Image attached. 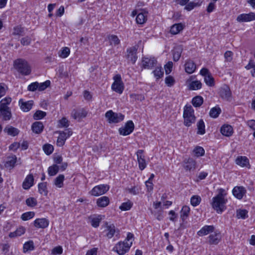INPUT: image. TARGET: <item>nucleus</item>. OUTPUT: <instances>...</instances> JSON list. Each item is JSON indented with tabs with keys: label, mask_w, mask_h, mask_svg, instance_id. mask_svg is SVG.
<instances>
[{
	"label": "nucleus",
	"mask_w": 255,
	"mask_h": 255,
	"mask_svg": "<svg viewBox=\"0 0 255 255\" xmlns=\"http://www.w3.org/2000/svg\"><path fill=\"white\" fill-rule=\"evenodd\" d=\"M218 194L213 197L212 202L213 208L219 214L222 213L226 209L227 200L225 199L227 195L226 190L223 188L218 190Z\"/></svg>",
	"instance_id": "1"
},
{
	"label": "nucleus",
	"mask_w": 255,
	"mask_h": 255,
	"mask_svg": "<svg viewBox=\"0 0 255 255\" xmlns=\"http://www.w3.org/2000/svg\"><path fill=\"white\" fill-rule=\"evenodd\" d=\"M183 117L184 118V125L186 127H190L195 122L196 117L194 111L191 105H186L184 108Z\"/></svg>",
	"instance_id": "2"
},
{
	"label": "nucleus",
	"mask_w": 255,
	"mask_h": 255,
	"mask_svg": "<svg viewBox=\"0 0 255 255\" xmlns=\"http://www.w3.org/2000/svg\"><path fill=\"white\" fill-rule=\"evenodd\" d=\"M15 68L21 74L28 75L31 72V68L28 62L22 59H18L14 61Z\"/></svg>",
	"instance_id": "3"
},
{
	"label": "nucleus",
	"mask_w": 255,
	"mask_h": 255,
	"mask_svg": "<svg viewBox=\"0 0 255 255\" xmlns=\"http://www.w3.org/2000/svg\"><path fill=\"white\" fill-rule=\"evenodd\" d=\"M105 117L108 122L112 123H119L124 120L125 116L121 113H115L112 110L107 112Z\"/></svg>",
	"instance_id": "4"
},
{
	"label": "nucleus",
	"mask_w": 255,
	"mask_h": 255,
	"mask_svg": "<svg viewBox=\"0 0 255 255\" xmlns=\"http://www.w3.org/2000/svg\"><path fill=\"white\" fill-rule=\"evenodd\" d=\"M132 242L128 243L127 242H119L113 249V251L117 252L119 255H124L128 252L132 245Z\"/></svg>",
	"instance_id": "5"
},
{
	"label": "nucleus",
	"mask_w": 255,
	"mask_h": 255,
	"mask_svg": "<svg viewBox=\"0 0 255 255\" xmlns=\"http://www.w3.org/2000/svg\"><path fill=\"white\" fill-rule=\"evenodd\" d=\"M59 135L57 140V145L59 146H62L65 142L66 139L72 134V130L68 128L65 131H58Z\"/></svg>",
	"instance_id": "6"
},
{
	"label": "nucleus",
	"mask_w": 255,
	"mask_h": 255,
	"mask_svg": "<svg viewBox=\"0 0 255 255\" xmlns=\"http://www.w3.org/2000/svg\"><path fill=\"white\" fill-rule=\"evenodd\" d=\"M182 164L184 169L188 171H193L197 167L196 160L191 157L184 158Z\"/></svg>",
	"instance_id": "7"
},
{
	"label": "nucleus",
	"mask_w": 255,
	"mask_h": 255,
	"mask_svg": "<svg viewBox=\"0 0 255 255\" xmlns=\"http://www.w3.org/2000/svg\"><path fill=\"white\" fill-rule=\"evenodd\" d=\"M219 94L222 99L227 101L232 100V92L229 87L226 85H223L219 89Z\"/></svg>",
	"instance_id": "8"
},
{
	"label": "nucleus",
	"mask_w": 255,
	"mask_h": 255,
	"mask_svg": "<svg viewBox=\"0 0 255 255\" xmlns=\"http://www.w3.org/2000/svg\"><path fill=\"white\" fill-rule=\"evenodd\" d=\"M134 126L132 121H128L124 127L119 128V131L121 135L124 136L130 134L134 130Z\"/></svg>",
	"instance_id": "9"
},
{
	"label": "nucleus",
	"mask_w": 255,
	"mask_h": 255,
	"mask_svg": "<svg viewBox=\"0 0 255 255\" xmlns=\"http://www.w3.org/2000/svg\"><path fill=\"white\" fill-rule=\"evenodd\" d=\"M109 189L108 185L101 184L94 187L90 191V193L93 196H98L105 194Z\"/></svg>",
	"instance_id": "10"
},
{
	"label": "nucleus",
	"mask_w": 255,
	"mask_h": 255,
	"mask_svg": "<svg viewBox=\"0 0 255 255\" xmlns=\"http://www.w3.org/2000/svg\"><path fill=\"white\" fill-rule=\"evenodd\" d=\"M105 226L106 228L105 231L106 232V237L108 239H111L116 233L119 234V231L116 229V227L113 224H109L108 222H105Z\"/></svg>",
	"instance_id": "11"
},
{
	"label": "nucleus",
	"mask_w": 255,
	"mask_h": 255,
	"mask_svg": "<svg viewBox=\"0 0 255 255\" xmlns=\"http://www.w3.org/2000/svg\"><path fill=\"white\" fill-rule=\"evenodd\" d=\"M156 60L154 58L143 57L142 60V67L144 69H152L155 66Z\"/></svg>",
	"instance_id": "12"
},
{
	"label": "nucleus",
	"mask_w": 255,
	"mask_h": 255,
	"mask_svg": "<svg viewBox=\"0 0 255 255\" xmlns=\"http://www.w3.org/2000/svg\"><path fill=\"white\" fill-rule=\"evenodd\" d=\"M137 48L136 46H133L127 49V58L132 64H134L137 60Z\"/></svg>",
	"instance_id": "13"
},
{
	"label": "nucleus",
	"mask_w": 255,
	"mask_h": 255,
	"mask_svg": "<svg viewBox=\"0 0 255 255\" xmlns=\"http://www.w3.org/2000/svg\"><path fill=\"white\" fill-rule=\"evenodd\" d=\"M237 20L240 22L255 20V14L254 12H250L248 14L243 13L240 14L238 16Z\"/></svg>",
	"instance_id": "14"
},
{
	"label": "nucleus",
	"mask_w": 255,
	"mask_h": 255,
	"mask_svg": "<svg viewBox=\"0 0 255 255\" xmlns=\"http://www.w3.org/2000/svg\"><path fill=\"white\" fill-rule=\"evenodd\" d=\"M143 152V150L141 149L138 150L136 152L138 166L141 170H143L146 166L144 156L142 154Z\"/></svg>",
	"instance_id": "15"
},
{
	"label": "nucleus",
	"mask_w": 255,
	"mask_h": 255,
	"mask_svg": "<svg viewBox=\"0 0 255 255\" xmlns=\"http://www.w3.org/2000/svg\"><path fill=\"white\" fill-rule=\"evenodd\" d=\"M232 192L235 197L238 199H241L246 194V190L242 186H236L234 188Z\"/></svg>",
	"instance_id": "16"
},
{
	"label": "nucleus",
	"mask_w": 255,
	"mask_h": 255,
	"mask_svg": "<svg viewBox=\"0 0 255 255\" xmlns=\"http://www.w3.org/2000/svg\"><path fill=\"white\" fill-rule=\"evenodd\" d=\"M236 163L241 167L250 168V164L249 159L244 156H239L236 159Z\"/></svg>",
	"instance_id": "17"
},
{
	"label": "nucleus",
	"mask_w": 255,
	"mask_h": 255,
	"mask_svg": "<svg viewBox=\"0 0 255 255\" xmlns=\"http://www.w3.org/2000/svg\"><path fill=\"white\" fill-rule=\"evenodd\" d=\"M214 230L215 227L213 225H206L198 231L197 235L200 237L205 236L210 233H213L214 231Z\"/></svg>",
	"instance_id": "18"
},
{
	"label": "nucleus",
	"mask_w": 255,
	"mask_h": 255,
	"mask_svg": "<svg viewBox=\"0 0 255 255\" xmlns=\"http://www.w3.org/2000/svg\"><path fill=\"white\" fill-rule=\"evenodd\" d=\"M49 225V221L46 218L37 219L34 221V226L37 228L44 229Z\"/></svg>",
	"instance_id": "19"
},
{
	"label": "nucleus",
	"mask_w": 255,
	"mask_h": 255,
	"mask_svg": "<svg viewBox=\"0 0 255 255\" xmlns=\"http://www.w3.org/2000/svg\"><path fill=\"white\" fill-rule=\"evenodd\" d=\"M185 70L188 74L194 73L196 69V66L194 62L191 60H187L185 64Z\"/></svg>",
	"instance_id": "20"
},
{
	"label": "nucleus",
	"mask_w": 255,
	"mask_h": 255,
	"mask_svg": "<svg viewBox=\"0 0 255 255\" xmlns=\"http://www.w3.org/2000/svg\"><path fill=\"white\" fill-rule=\"evenodd\" d=\"M19 105L21 109L24 112H28L31 110L33 105V101L24 102L22 99L19 101Z\"/></svg>",
	"instance_id": "21"
},
{
	"label": "nucleus",
	"mask_w": 255,
	"mask_h": 255,
	"mask_svg": "<svg viewBox=\"0 0 255 255\" xmlns=\"http://www.w3.org/2000/svg\"><path fill=\"white\" fill-rule=\"evenodd\" d=\"M87 115V112L83 109L76 110L74 109L71 112V116L74 119L85 118Z\"/></svg>",
	"instance_id": "22"
},
{
	"label": "nucleus",
	"mask_w": 255,
	"mask_h": 255,
	"mask_svg": "<svg viewBox=\"0 0 255 255\" xmlns=\"http://www.w3.org/2000/svg\"><path fill=\"white\" fill-rule=\"evenodd\" d=\"M209 243L211 245H217L221 240V236L219 233L215 232L211 234L209 237Z\"/></svg>",
	"instance_id": "23"
},
{
	"label": "nucleus",
	"mask_w": 255,
	"mask_h": 255,
	"mask_svg": "<svg viewBox=\"0 0 255 255\" xmlns=\"http://www.w3.org/2000/svg\"><path fill=\"white\" fill-rule=\"evenodd\" d=\"M34 178L32 174L26 176L22 183V187L26 190L29 189L33 184Z\"/></svg>",
	"instance_id": "24"
},
{
	"label": "nucleus",
	"mask_w": 255,
	"mask_h": 255,
	"mask_svg": "<svg viewBox=\"0 0 255 255\" xmlns=\"http://www.w3.org/2000/svg\"><path fill=\"white\" fill-rule=\"evenodd\" d=\"M44 126L42 122H35L32 125L31 128L33 132L40 133L43 130Z\"/></svg>",
	"instance_id": "25"
},
{
	"label": "nucleus",
	"mask_w": 255,
	"mask_h": 255,
	"mask_svg": "<svg viewBox=\"0 0 255 255\" xmlns=\"http://www.w3.org/2000/svg\"><path fill=\"white\" fill-rule=\"evenodd\" d=\"M221 133L226 136H230L233 133V128L230 125H224L221 128Z\"/></svg>",
	"instance_id": "26"
},
{
	"label": "nucleus",
	"mask_w": 255,
	"mask_h": 255,
	"mask_svg": "<svg viewBox=\"0 0 255 255\" xmlns=\"http://www.w3.org/2000/svg\"><path fill=\"white\" fill-rule=\"evenodd\" d=\"M110 203V199L107 196H102L97 200V205L100 207H107Z\"/></svg>",
	"instance_id": "27"
},
{
	"label": "nucleus",
	"mask_w": 255,
	"mask_h": 255,
	"mask_svg": "<svg viewBox=\"0 0 255 255\" xmlns=\"http://www.w3.org/2000/svg\"><path fill=\"white\" fill-rule=\"evenodd\" d=\"M147 20V12L141 11L138 13L136 17V21L137 23L142 24L146 22Z\"/></svg>",
	"instance_id": "28"
},
{
	"label": "nucleus",
	"mask_w": 255,
	"mask_h": 255,
	"mask_svg": "<svg viewBox=\"0 0 255 255\" xmlns=\"http://www.w3.org/2000/svg\"><path fill=\"white\" fill-rule=\"evenodd\" d=\"M4 131L7 133L8 135L12 136L17 135L19 133V130L12 126H7L4 129Z\"/></svg>",
	"instance_id": "29"
},
{
	"label": "nucleus",
	"mask_w": 255,
	"mask_h": 255,
	"mask_svg": "<svg viewBox=\"0 0 255 255\" xmlns=\"http://www.w3.org/2000/svg\"><path fill=\"white\" fill-rule=\"evenodd\" d=\"M183 29V25L181 23L174 24L170 27V32L172 34H177Z\"/></svg>",
	"instance_id": "30"
},
{
	"label": "nucleus",
	"mask_w": 255,
	"mask_h": 255,
	"mask_svg": "<svg viewBox=\"0 0 255 255\" xmlns=\"http://www.w3.org/2000/svg\"><path fill=\"white\" fill-rule=\"evenodd\" d=\"M65 176L63 174L59 175L54 180V184L58 188L63 187Z\"/></svg>",
	"instance_id": "31"
},
{
	"label": "nucleus",
	"mask_w": 255,
	"mask_h": 255,
	"mask_svg": "<svg viewBox=\"0 0 255 255\" xmlns=\"http://www.w3.org/2000/svg\"><path fill=\"white\" fill-rule=\"evenodd\" d=\"M112 89L116 92L122 94L124 90V85L123 83H113L112 85Z\"/></svg>",
	"instance_id": "32"
},
{
	"label": "nucleus",
	"mask_w": 255,
	"mask_h": 255,
	"mask_svg": "<svg viewBox=\"0 0 255 255\" xmlns=\"http://www.w3.org/2000/svg\"><path fill=\"white\" fill-rule=\"evenodd\" d=\"M16 157L15 156L9 157L7 158L5 163V166L7 168H12L14 166L16 163Z\"/></svg>",
	"instance_id": "33"
},
{
	"label": "nucleus",
	"mask_w": 255,
	"mask_h": 255,
	"mask_svg": "<svg viewBox=\"0 0 255 255\" xmlns=\"http://www.w3.org/2000/svg\"><path fill=\"white\" fill-rule=\"evenodd\" d=\"M203 103V99L201 96H197L192 100V105L195 107H200Z\"/></svg>",
	"instance_id": "34"
},
{
	"label": "nucleus",
	"mask_w": 255,
	"mask_h": 255,
	"mask_svg": "<svg viewBox=\"0 0 255 255\" xmlns=\"http://www.w3.org/2000/svg\"><path fill=\"white\" fill-rule=\"evenodd\" d=\"M38 191L41 194L46 196L48 193L47 182H42L38 184Z\"/></svg>",
	"instance_id": "35"
},
{
	"label": "nucleus",
	"mask_w": 255,
	"mask_h": 255,
	"mask_svg": "<svg viewBox=\"0 0 255 255\" xmlns=\"http://www.w3.org/2000/svg\"><path fill=\"white\" fill-rule=\"evenodd\" d=\"M221 112V109L218 107H215L210 110L209 115L212 118H216L219 116Z\"/></svg>",
	"instance_id": "36"
},
{
	"label": "nucleus",
	"mask_w": 255,
	"mask_h": 255,
	"mask_svg": "<svg viewBox=\"0 0 255 255\" xmlns=\"http://www.w3.org/2000/svg\"><path fill=\"white\" fill-rule=\"evenodd\" d=\"M0 115L3 117V119L5 121L9 120L11 117L10 109L7 110H2L0 111Z\"/></svg>",
	"instance_id": "37"
},
{
	"label": "nucleus",
	"mask_w": 255,
	"mask_h": 255,
	"mask_svg": "<svg viewBox=\"0 0 255 255\" xmlns=\"http://www.w3.org/2000/svg\"><path fill=\"white\" fill-rule=\"evenodd\" d=\"M197 133L199 134H203L205 133V124L203 120L201 119L197 123Z\"/></svg>",
	"instance_id": "38"
},
{
	"label": "nucleus",
	"mask_w": 255,
	"mask_h": 255,
	"mask_svg": "<svg viewBox=\"0 0 255 255\" xmlns=\"http://www.w3.org/2000/svg\"><path fill=\"white\" fill-rule=\"evenodd\" d=\"M59 166L57 164H54L49 167L48 169V173L50 176L55 175L59 171Z\"/></svg>",
	"instance_id": "39"
},
{
	"label": "nucleus",
	"mask_w": 255,
	"mask_h": 255,
	"mask_svg": "<svg viewBox=\"0 0 255 255\" xmlns=\"http://www.w3.org/2000/svg\"><path fill=\"white\" fill-rule=\"evenodd\" d=\"M202 87V83L199 81H194L189 84V89L191 90H196L201 89Z\"/></svg>",
	"instance_id": "40"
},
{
	"label": "nucleus",
	"mask_w": 255,
	"mask_h": 255,
	"mask_svg": "<svg viewBox=\"0 0 255 255\" xmlns=\"http://www.w3.org/2000/svg\"><path fill=\"white\" fill-rule=\"evenodd\" d=\"M190 208L188 206H184L182 207L181 211V218L183 221L185 220L189 215Z\"/></svg>",
	"instance_id": "41"
},
{
	"label": "nucleus",
	"mask_w": 255,
	"mask_h": 255,
	"mask_svg": "<svg viewBox=\"0 0 255 255\" xmlns=\"http://www.w3.org/2000/svg\"><path fill=\"white\" fill-rule=\"evenodd\" d=\"M193 152L195 156L198 157L204 155L205 150L202 147L197 146L194 149Z\"/></svg>",
	"instance_id": "42"
},
{
	"label": "nucleus",
	"mask_w": 255,
	"mask_h": 255,
	"mask_svg": "<svg viewBox=\"0 0 255 255\" xmlns=\"http://www.w3.org/2000/svg\"><path fill=\"white\" fill-rule=\"evenodd\" d=\"M23 252L26 253L28 251H32L34 249V244L32 241H29L23 245Z\"/></svg>",
	"instance_id": "43"
},
{
	"label": "nucleus",
	"mask_w": 255,
	"mask_h": 255,
	"mask_svg": "<svg viewBox=\"0 0 255 255\" xmlns=\"http://www.w3.org/2000/svg\"><path fill=\"white\" fill-rule=\"evenodd\" d=\"M152 73L157 80L161 78L163 76L164 74L161 67H157L153 71Z\"/></svg>",
	"instance_id": "44"
},
{
	"label": "nucleus",
	"mask_w": 255,
	"mask_h": 255,
	"mask_svg": "<svg viewBox=\"0 0 255 255\" xmlns=\"http://www.w3.org/2000/svg\"><path fill=\"white\" fill-rule=\"evenodd\" d=\"M132 205L133 204L131 201H128L127 202L123 203L119 208L122 211H128L130 209Z\"/></svg>",
	"instance_id": "45"
},
{
	"label": "nucleus",
	"mask_w": 255,
	"mask_h": 255,
	"mask_svg": "<svg viewBox=\"0 0 255 255\" xmlns=\"http://www.w3.org/2000/svg\"><path fill=\"white\" fill-rule=\"evenodd\" d=\"M70 52V49L67 47H65L60 51L59 55L60 57L65 58L69 56Z\"/></svg>",
	"instance_id": "46"
},
{
	"label": "nucleus",
	"mask_w": 255,
	"mask_h": 255,
	"mask_svg": "<svg viewBox=\"0 0 255 255\" xmlns=\"http://www.w3.org/2000/svg\"><path fill=\"white\" fill-rule=\"evenodd\" d=\"M35 213L33 212L29 211L22 214L21 219L23 221H27L34 217Z\"/></svg>",
	"instance_id": "47"
},
{
	"label": "nucleus",
	"mask_w": 255,
	"mask_h": 255,
	"mask_svg": "<svg viewBox=\"0 0 255 255\" xmlns=\"http://www.w3.org/2000/svg\"><path fill=\"white\" fill-rule=\"evenodd\" d=\"M201 201V197L198 195L193 196L190 200L191 204L194 206H197L198 205Z\"/></svg>",
	"instance_id": "48"
},
{
	"label": "nucleus",
	"mask_w": 255,
	"mask_h": 255,
	"mask_svg": "<svg viewBox=\"0 0 255 255\" xmlns=\"http://www.w3.org/2000/svg\"><path fill=\"white\" fill-rule=\"evenodd\" d=\"M46 115V112L38 110L33 115V119L35 120H41L45 117Z\"/></svg>",
	"instance_id": "49"
},
{
	"label": "nucleus",
	"mask_w": 255,
	"mask_h": 255,
	"mask_svg": "<svg viewBox=\"0 0 255 255\" xmlns=\"http://www.w3.org/2000/svg\"><path fill=\"white\" fill-rule=\"evenodd\" d=\"M185 6L184 7V9L187 10V11H191L192 10L194 7L200 6V4H199L198 2H195L193 1H190L188 2L186 5H185Z\"/></svg>",
	"instance_id": "50"
},
{
	"label": "nucleus",
	"mask_w": 255,
	"mask_h": 255,
	"mask_svg": "<svg viewBox=\"0 0 255 255\" xmlns=\"http://www.w3.org/2000/svg\"><path fill=\"white\" fill-rule=\"evenodd\" d=\"M109 39L111 45L114 44L115 46H116L120 43V40L119 39L118 36L115 35H111L109 36Z\"/></svg>",
	"instance_id": "51"
},
{
	"label": "nucleus",
	"mask_w": 255,
	"mask_h": 255,
	"mask_svg": "<svg viewBox=\"0 0 255 255\" xmlns=\"http://www.w3.org/2000/svg\"><path fill=\"white\" fill-rule=\"evenodd\" d=\"M248 217V211L246 210H239L237 211V217L238 219H245Z\"/></svg>",
	"instance_id": "52"
},
{
	"label": "nucleus",
	"mask_w": 255,
	"mask_h": 255,
	"mask_svg": "<svg viewBox=\"0 0 255 255\" xmlns=\"http://www.w3.org/2000/svg\"><path fill=\"white\" fill-rule=\"evenodd\" d=\"M24 31V28L20 26H17L13 28L12 34L14 35H23Z\"/></svg>",
	"instance_id": "53"
},
{
	"label": "nucleus",
	"mask_w": 255,
	"mask_h": 255,
	"mask_svg": "<svg viewBox=\"0 0 255 255\" xmlns=\"http://www.w3.org/2000/svg\"><path fill=\"white\" fill-rule=\"evenodd\" d=\"M43 149L47 155H50L53 151L54 148L52 145L50 144H46L43 145Z\"/></svg>",
	"instance_id": "54"
},
{
	"label": "nucleus",
	"mask_w": 255,
	"mask_h": 255,
	"mask_svg": "<svg viewBox=\"0 0 255 255\" xmlns=\"http://www.w3.org/2000/svg\"><path fill=\"white\" fill-rule=\"evenodd\" d=\"M69 126V121L66 118H63L58 121L59 128H67Z\"/></svg>",
	"instance_id": "55"
},
{
	"label": "nucleus",
	"mask_w": 255,
	"mask_h": 255,
	"mask_svg": "<svg viewBox=\"0 0 255 255\" xmlns=\"http://www.w3.org/2000/svg\"><path fill=\"white\" fill-rule=\"evenodd\" d=\"M26 204L30 207H33L37 205V200L33 197L27 198L26 201Z\"/></svg>",
	"instance_id": "56"
},
{
	"label": "nucleus",
	"mask_w": 255,
	"mask_h": 255,
	"mask_svg": "<svg viewBox=\"0 0 255 255\" xmlns=\"http://www.w3.org/2000/svg\"><path fill=\"white\" fill-rule=\"evenodd\" d=\"M204 81L206 84L209 86L214 85V80L211 74L207 75V76L204 77Z\"/></svg>",
	"instance_id": "57"
},
{
	"label": "nucleus",
	"mask_w": 255,
	"mask_h": 255,
	"mask_svg": "<svg viewBox=\"0 0 255 255\" xmlns=\"http://www.w3.org/2000/svg\"><path fill=\"white\" fill-rule=\"evenodd\" d=\"M101 220L102 218L100 216H98V217L96 218H93L91 220V225L94 228H97L99 226Z\"/></svg>",
	"instance_id": "58"
},
{
	"label": "nucleus",
	"mask_w": 255,
	"mask_h": 255,
	"mask_svg": "<svg viewBox=\"0 0 255 255\" xmlns=\"http://www.w3.org/2000/svg\"><path fill=\"white\" fill-rule=\"evenodd\" d=\"M50 85V82L49 80H47L45 82L41 83H39L38 90L43 91L46 89Z\"/></svg>",
	"instance_id": "59"
},
{
	"label": "nucleus",
	"mask_w": 255,
	"mask_h": 255,
	"mask_svg": "<svg viewBox=\"0 0 255 255\" xmlns=\"http://www.w3.org/2000/svg\"><path fill=\"white\" fill-rule=\"evenodd\" d=\"M165 82L168 87H171L174 85L175 80L172 76H169L165 78Z\"/></svg>",
	"instance_id": "60"
},
{
	"label": "nucleus",
	"mask_w": 255,
	"mask_h": 255,
	"mask_svg": "<svg viewBox=\"0 0 255 255\" xmlns=\"http://www.w3.org/2000/svg\"><path fill=\"white\" fill-rule=\"evenodd\" d=\"M39 83L37 82H33L30 84L27 88L28 90L30 91H35L36 90H38Z\"/></svg>",
	"instance_id": "61"
},
{
	"label": "nucleus",
	"mask_w": 255,
	"mask_h": 255,
	"mask_svg": "<svg viewBox=\"0 0 255 255\" xmlns=\"http://www.w3.org/2000/svg\"><path fill=\"white\" fill-rule=\"evenodd\" d=\"M173 63L169 61L164 66L166 74H169L172 71Z\"/></svg>",
	"instance_id": "62"
},
{
	"label": "nucleus",
	"mask_w": 255,
	"mask_h": 255,
	"mask_svg": "<svg viewBox=\"0 0 255 255\" xmlns=\"http://www.w3.org/2000/svg\"><path fill=\"white\" fill-rule=\"evenodd\" d=\"M233 53L231 51H227L224 54L226 61L231 62L233 59Z\"/></svg>",
	"instance_id": "63"
},
{
	"label": "nucleus",
	"mask_w": 255,
	"mask_h": 255,
	"mask_svg": "<svg viewBox=\"0 0 255 255\" xmlns=\"http://www.w3.org/2000/svg\"><path fill=\"white\" fill-rule=\"evenodd\" d=\"M216 8V4L215 2H210L208 5L206 10L208 13L213 12Z\"/></svg>",
	"instance_id": "64"
}]
</instances>
